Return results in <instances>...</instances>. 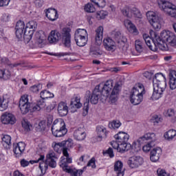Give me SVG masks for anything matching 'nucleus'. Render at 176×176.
Returning <instances> with one entry per match:
<instances>
[{"label": "nucleus", "mask_w": 176, "mask_h": 176, "mask_svg": "<svg viewBox=\"0 0 176 176\" xmlns=\"http://www.w3.org/2000/svg\"><path fill=\"white\" fill-rule=\"evenodd\" d=\"M164 115L166 118H173V116L175 115V112L174 111V109H169L164 111Z\"/></svg>", "instance_id": "57"}, {"label": "nucleus", "mask_w": 176, "mask_h": 176, "mask_svg": "<svg viewBox=\"0 0 176 176\" xmlns=\"http://www.w3.org/2000/svg\"><path fill=\"white\" fill-rule=\"evenodd\" d=\"M42 89V85L38 84L37 85H33L30 87V91H32V93H38L39 91Z\"/></svg>", "instance_id": "59"}, {"label": "nucleus", "mask_w": 176, "mask_h": 176, "mask_svg": "<svg viewBox=\"0 0 176 176\" xmlns=\"http://www.w3.org/2000/svg\"><path fill=\"white\" fill-rule=\"evenodd\" d=\"M167 87H164V84L162 86H153V93L151 96L152 100H159L163 97V93Z\"/></svg>", "instance_id": "11"}, {"label": "nucleus", "mask_w": 176, "mask_h": 176, "mask_svg": "<svg viewBox=\"0 0 176 176\" xmlns=\"http://www.w3.org/2000/svg\"><path fill=\"white\" fill-rule=\"evenodd\" d=\"M102 93L100 89V85H97L94 89L91 96H90V102L91 104H98V100L101 98Z\"/></svg>", "instance_id": "10"}, {"label": "nucleus", "mask_w": 176, "mask_h": 176, "mask_svg": "<svg viewBox=\"0 0 176 176\" xmlns=\"http://www.w3.org/2000/svg\"><path fill=\"white\" fill-rule=\"evenodd\" d=\"M124 25L125 27H126V28L128 29L129 32H131V34H133L134 35H138V30H137L135 25L131 23V21L130 20L124 21Z\"/></svg>", "instance_id": "29"}, {"label": "nucleus", "mask_w": 176, "mask_h": 176, "mask_svg": "<svg viewBox=\"0 0 176 176\" xmlns=\"http://www.w3.org/2000/svg\"><path fill=\"white\" fill-rule=\"evenodd\" d=\"M52 146L54 151L56 152V153H61V152H63V149L64 148V146H63L62 142L58 143L54 142L52 144Z\"/></svg>", "instance_id": "40"}, {"label": "nucleus", "mask_w": 176, "mask_h": 176, "mask_svg": "<svg viewBox=\"0 0 176 176\" xmlns=\"http://www.w3.org/2000/svg\"><path fill=\"white\" fill-rule=\"evenodd\" d=\"M175 136H176V131L174 129H170L164 134V138L166 140H168V141H171L172 140H173L174 137Z\"/></svg>", "instance_id": "43"}, {"label": "nucleus", "mask_w": 176, "mask_h": 176, "mask_svg": "<svg viewBox=\"0 0 176 176\" xmlns=\"http://www.w3.org/2000/svg\"><path fill=\"white\" fill-rule=\"evenodd\" d=\"M40 97L42 100H46V98H53L54 94L50 93V91L47 90H43L41 92Z\"/></svg>", "instance_id": "45"}, {"label": "nucleus", "mask_w": 176, "mask_h": 176, "mask_svg": "<svg viewBox=\"0 0 176 176\" xmlns=\"http://www.w3.org/2000/svg\"><path fill=\"white\" fill-rule=\"evenodd\" d=\"M142 138H145V140H153V141H155L156 140V135L153 133H148L141 138L140 140H142Z\"/></svg>", "instance_id": "55"}, {"label": "nucleus", "mask_w": 176, "mask_h": 176, "mask_svg": "<svg viewBox=\"0 0 176 176\" xmlns=\"http://www.w3.org/2000/svg\"><path fill=\"white\" fill-rule=\"evenodd\" d=\"M118 152L120 153H124V152H127L131 149V144L127 142H121L120 143V148H118Z\"/></svg>", "instance_id": "35"}, {"label": "nucleus", "mask_w": 176, "mask_h": 176, "mask_svg": "<svg viewBox=\"0 0 176 176\" xmlns=\"http://www.w3.org/2000/svg\"><path fill=\"white\" fill-rule=\"evenodd\" d=\"M103 45L106 50H108L109 52H112V50H115V49H116V43L109 37L104 39Z\"/></svg>", "instance_id": "17"}, {"label": "nucleus", "mask_w": 176, "mask_h": 176, "mask_svg": "<svg viewBox=\"0 0 176 176\" xmlns=\"http://www.w3.org/2000/svg\"><path fill=\"white\" fill-rule=\"evenodd\" d=\"M111 146H113V149H116V151H118V152H119L120 143L119 142H118L117 140H116V141L113 140L112 142H111Z\"/></svg>", "instance_id": "61"}, {"label": "nucleus", "mask_w": 176, "mask_h": 176, "mask_svg": "<svg viewBox=\"0 0 176 176\" xmlns=\"http://www.w3.org/2000/svg\"><path fill=\"white\" fill-rule=\"evenodd\" d=\"M61 168H63V171H65V173L71 174V175L72 176H78V174L79 176H80L83 174V170L72 169L69 168V166H68V164L64 165V164H62Z\"/></svg>", "instance_id": "18"}, {"label": "nucleus", "mask_w": 176, "mask_h": 176, "mask_svg": "<svg viewBox=\"0 0 176 176\" xmlns=\"http://www.w3.org/2000/svg\"><path fill=\"white\" fill-rule=\"evenodd\" d=\"M37 26L38 23H36V21H30L26 24V28L25 30H27V28H30V30H32V31H34V30H35Z\"/></svg>", "instance_id": "54"}, {"label": "nucleus", "mask_w": 176, "mask_h": 176, "mask_svg": "<svg viewBox=\"0 0 176 176\" xmlns=\"http://www.w3.org/2000/svg\"><path fill=\"white\" fill-rule=\"evenodd\" d=\"M160 156H162V148L157 147L151 151L150 159L151 162H156L160 159Z\"/></svg>", "instance_id": "20"}, {"label": "nucleus", "mask_w": 176, "mask_h": 176, "mask_svg": "<svg viewBox=\"0 0 176 176\" xmlns=\"http://www.w3.org/2000/svg\"><path fill=\"white\" fill-rule=\"evenodd\" d=\"M114 171L116 173L117 176H124V170L123 169V162L117 161L114 164Z\"/></svg>", "instance_id": "27"}, {"label": "nucleus", "mask_w": 176, "mask_h": 176, "mask_svg": "<svg viewBox=\"0 0 176 176\" xmlns=\"http://www.w3.org/2000/svg\"><path fill=\"white\" fill-rule=\"evenodd\" d=\"M46 129V122L45 121H41L36 126V131H45Z\"/></svg>", "instance_id": "53"}, {"label": "nucleus", "mask_w": 176, "mask_h": 176, "mask_svg": "<svg viewBox=\"0 0 176 176\" xmlns=\"http://www.w3.org/2000/svg\"><path fill=\"white\" fill-rule=\"evenodd\" d=\"M60 38L65 47H71V28H64L60 33Z\"/></svg>", "instance_id": "8"}, {"label": "nucleus", "mask_w": 176, "mask_h": 176, "mask_svg": "<svg viewBox=\"0 0 176 176\" xmlns=\"http://www.w3.org/2000/svg\"><path fill=\"white\" fill-rule=\"evenodd\" d=\"M8 107H9V99L2 97L0 100V111H6V109H8Z\"/></svg>", "instance_id": "36"}, {"label": "nucleus", "mask_w": 176, "mask_h": 176, "mask_svg": "<svg viewBox=\"0 0 176 176\" xmlns=\"http://www.w3.org/2000/svg\"><path fill=\"white\" fill-rule=\"evenodd\" d=\"M11 76L10 72L8 69H1L0 70V79H4L7 80Z\"/></svg>", "instance_id": "44"}, {"label": "nucleus", "mask_w": 176, "mask_h": 176, "mask_svg": "<svg viewBox=\"0 0 176 176\" xmlns=\"http://www.w3.org/2000/svg\"><path fill=\"white\" fill-rule=\"evenodd\" d=\"M147 20L149 21L151 25L156 30V31H159L160 28H162V24H160V18L159 16L155 13V12L149 11L146 13Z\"/></svg>", "instance_id": "6"}, {"label": "nucleus", "mask_w": 176, "mask_h": 176, "mask_svg": "<svg viewBox=\"0 0 176 176\" xmlns=\"http://www.w3.org/2000/svg\"><path fill=\"white\" fill-rule=\"evenodd\" d=\"M34 39L36 43H38V45H42V43H43V42H45V40L46 39L43 31L41 30L36 32L34 36Z\"/></svg>", "instance_id": "32"}, {"label": "nucleus", "mask_w": 176, "mask_h": 176, "mask_svg": "<svg viewBox=\"0 0 176 176\" xmlns=\"http://www.w3.org/2000/svg\"><path fill=\"white\" fill-rule=\"evenodd\" d=\"M131 148L133 149L135 152H139V151H141V139H139L137 141L133 142Z\"/></svg>", "instance_id": "46"}, {"label": "nucleus", "mask_w": 176, "mask_h": 176, "mask_svg": "<svg viewBox=\"0 0 176 176\" xmlns=\"http://www.w3.org/2000/svg\"><path fill=\"white\" fill-rule=\"evenodd\" d=\"M19 107L23 115L30 112L31 110V103L28 102V95H23L21 97Z\"/></svg>", "instance_id": "7"}, {"label": "nucleus", "mask_w": 176, "mask_h": 176, "mask_svg": "<svg viewBox=\"0 0 176 176\" xmlns=\"http://www.w3.org/2000/svg\"><path fill=\"white\" fill-rule=\"evenodd\" d=\"M90 56L92 57H98L102 54V52L100 50L99 48H97L96 47H92L90 48V52H89Z\"/></svg>", "instance_id": "41"}, {"label": "nucleus", "mask_w": 176, "mask_h": 176, "mask_svg": "<svg viewBox=\"0 0 176 176\" xmlns=\"http://www.w3.org/2000/svg\"><path fill=\"white\" fill-rule=\"evenodd\" d=\"M120 126H122V122L119 120H113L109 123V129H113L114 130L119 129Z\"/></svg>", "instance_id": "47"}, {"label": "nucleus", "mask_w": 176, "mask_h": 176, "mask_svg": "<svg viewBox=\"0 0 176 176\" xmlns=\"http://www.w3.org/2000/svg\"><path fill=\"white\" fill-rule=\"evenodd\" d=\"M102 89V91L101 92L104 100H107L109 97V100L112 104H115L118 101V96L119 95L120 89V85L119 83H116L113 87V80H109L104 84Z\"/></svg>", "instance_id": "2"}, {"label": "nucleus", "mask_w": 176, "mask_h": 176, "mask_svg": "<svg viewBox=\"0 0 176 176\" xmlns=\"http://www.w3.org/2000/svg\"><path fill=\"white\" fill-rule=\"evenodd\" d=\"M152 146H155V143H153V142H151L148 143L147 144L144 145L142 147V149H143L144 152H149V151H151V148H152Z\"/></svg>", "instance_id": "58"}, {"label": "nucleus", "mask_w": 176, "mask_h": 176, "mask_svg": "<svg viewBox=\"0 0 176 176\" xmlns=\"http://www.w3.org/2000/svg\"><path fill=\"white\" fill-rule=\"evenodd\" d=\"M95 41L98 45L102 43V35L104 34V28L102 26H99L96 30Z\"/></svg>", "instance_id": "22"}, {"label": "nucleus", "mask_w": 176, "mask_h": 176, "mask_svg": "<svg viewBox=\"0 0 176 176\" xmlns=\"http://www.w3.org/2000/svg\"><path fill=\"white\" fill-rule=\"evenodd\" d=\"M57 156H56V153H54V152H50L46 156L45 167L48 165L52 168H56V166H57L56 160H57Z\"/></svg>", "instance_id": "13"}, {"label": "nucleus", "mask_w": 176, "mask_h": 176, "mask_svg": "<svg viewBox=\"0 0 176 176\" xmlns=\"http://www.w3.org/2000/svg\"><path fill=\"white\" fill-rule=\"evenodd\" d=\"M163 84H164V87H167L166 77L162 73H157L153 79V86H163Z\"/></svg>", "instance_id": "14"}, {"label": "nucleus", "mask_w": 176, "mask_h": 176, "mask_svg": "<svg viewBox=\"0 0 176 176\" xmlns=\"http://www.w3.org/2000/svg\"><path fill=\"white\" fill-rule=\"evenodd\" d=\"M122 13L126 17H131V11L129 7H125L122 10Z\"/></svg>", "instance_id": "60"}, {"label": "nucleus", "mask_w": 176, "mask_h": 176, "mask_svg": "<svg viewBox=\"0 0 176 176\" xmlns=\"http://www.w3.org/2000/svg\"><path fill=\"white\" fill-rule=\"evenodd\" d=\"M85 10L87 13H94V12H96V8L92 3H89L87 5H85Z\"/></svg>", "instance_id": "50"}, {"label": "nucleus", "mask_w": 176, "mask_h": 176, "mask_svg": "<svg viewBox=\"0 0 176 176\" xmlns=\"http://www.w3.org/2000/svg\"><path fill=\"white\" fill-rule=\"evenodd\" d=\"M157 173L158 176H170V174L167 173L166 170L163 169H158Z\"/></svg>", "instance_id": "64"}, {"label": "nucleus", "mask_w": 176, "mask_h": 176, "mask_svg": "<svg viewBox=\"0 0 176 176\" xmlns=\"http://www.w3.org/2000/svg\"><path fill=\"white\" fill-rule=\"evenodd\" d=\"M144 159L140 156H132L128 161V164L131 168H138L140 166H142Z\"/></svg>", "instance_id": "9"}, {"label": "nucleus", "mask_w": 176, "mask_h": 176, "mask_svg": "<svg viewBox=\"0 0 176 176\" xmlns=\"http://www.w3.org/2000/svg\"><path fill=\"white\" fill-rule=\"evenodd\" d=\"M62 145L64 146L63 148H66V149H68V148H72V146H74V142H73L72 139H69L66 141H63Z\"/></svg>", "instance_id": "51"}, {"label": "nucleus", "mask_w": 176, "mask_h": 176, "mask_svg": "<svg viewBox=\"0 0 176 176\" xmlns=\"http://www.w3.org/2000/svg\"><path fill=\"white\" fill-rule=\"evenodd\" d=\"M34 35V30H29L27 32V29H25V31L23 34V39L26 43H28L31 39H32V36Z\"/></svg>", "instance_id": "39"}, {"label": "nucleus", "mask_w": 176, "mask_h": 176, "mask_svg": "<svg viewBox=\"0 0 176 176\" xmlns=\"http://www.w3.org/2000/svg\"><path fill=\"white\" fill-rule=\"evenodd\" d=\"M58 113L60 116H67L68 115V106H67V103L60 102L58 104Z\"/></svg>", "instance_id": "25"}, {"label": "nucleus", "mask_w": 176, "mask_h": 176, "mask_svg": "<svg viewBox=\"0 0 176 176\" xmlns=\"http://www.w3.org/2000/svg\"><path fill=\"white\" fill-rule=\"evenodd\" d=\"M45 16L47 17L50 21H56L57 19H58V14L57 13V10L54 8H50L47 10L45 12Z\"/></svg>", "instance_id": "21"}, {"label": "nucleus", "mask_w": 176, "mask_h": 176, "mask_svg": "<svg viewBox=\"0 0 176 176\" xmlns=\"http://www.w3.org/2000/svg\"><path fill=\"white\" fill-rule=\"evenodd\" d=\"M52 134L54 137H64L68 130L65 126V122L63 119L55 120L52 126Z\"/></svg>", "instance_id": "4"}, {"label": "nucleus", "mask_w": 176, "mask_h": 176, "mask_svg": "<svg viewBox=\"0 0 176 176\" xmlns=\"http://www.w3.org/2000/svg\"><path fill=\"white\" fill-rule=\"evenodd\" d=\"M111 38H113V39H116L118 43H120V42H122V43H124L127 41V39L125 38L124 36H123V34L119 31H113L111 33Z\"/></svg>", "instance_id": "26"}, {"label": "nucleus", "mask_w": 176, "mask_h": 176, "mask_svg": "<svg viewBox=\"0 0 176 176\" xmlns=\"http://www.w3.org/2000/svg\"><path fill=\"white\" fill-rule=\"evenodd\" d=\"M131 14H133L134 17H137L138 19H141L142 17L141 12L138 9L135 8H132L131 10Z\"/></svg>", "instance_id": "56"}, {"label": "nucleus", "mask_w": 176, "mask_h": 176, "mask_svg": "<svg viewBox=\"0 0 176 176\" xmlns=\"http://www.w3.org/2000/svg\"><path fill=\"white\" fill-rule=\"evenodd\" d=\"M63 155L64 157H61L60 162V167H61L62 164L67 166L72 163V157H69V153H68V148H63ZM66 157V158H65Z\"/></svg>", "instance_id": "16"}, {"label": "nucleus", "mask_w": 176, "mask_h": 176, "mask_svg": "<svg viewBox=\"0 0 176 176\" xmlns=\"http://www.w3.org/2000/svg\"><path fill=\"white\" fill-rule=\"evenodd\" d=\"M169 86L171 90L176 89V71L172 70L169 74Z\"/></svg>", "instance_id": "31"}, {"label": "nucleus", "mask_w": 176, "mask_h": 176, "mask_svg": "<svg viewBox=\"0 0 176 176\" xmlns=\"http://www.w3.org/2000/svg\"><path fill=\"white\" fill-rule=\"evenodd\" d=\"M77 46H80V47H82L83 46L86 45V43H87V38L86 37H74Z\"/></svg>", "instance_id": "38"}, {"label": "nucleus", "mask_w": 176, "mask_h": 176, "mask_svg": "<svg viewBox=\"0 0 176 176\" xmlns=\"http://www.w3.org/2000/svg\"><path fill=\"white\" fill-rule=\"evenodd\" d=\"M158 5L160 9L170 17H176V6L170 1L166 0H158Z\"/></svg>", "instance_id": "5"}, {"label": "nucleus", "mask_w": 176, "mask_h": 176, "mask_svg": "<svg viewBox=\"0 0 176 176\" xmlns=\"http://www.w3.org/2000/svg\"><path fill=\"white\" fill-rule=\"evenodd\" d=\"M144 94H145V89L142 84H138L133 87L130 94V101L133 105H139L144 100Z\"/></svg>", "instance_id": "3"}, {"label": "nucleus", "mask_w": 176, "mask_h": 176, "mask_svg": "<svg viewBox=\"0 0 176 176\" xmlns=\"http://www.w3.org/2000/svg\"><path fill=\"white\" fill-rule=\"evenodd\" d=\"M135 50L138 53H141L144 50V43L140 40H136L135 42Z\"/></svg>", "instance_id": "48"}, {"label": "nucleus", "mask_w": 176, "mask_h": 176, "mask_svg": "<svg viewBox=\"0 0 176 176\" xmlns=\"http://www.w3.org/2000/svg\"><path fill=\"white\" fill-rule=\"evenodd\" d=\"M1 144L6 149H10V146H12V137L9 135H4L2 138Z\"/></svg>", "instance_id": "33"}, {"label": "nucleus", "mask_w": 176, "mask_h": 176, "mask_svg": "<svg viewBox=\"0 0 176 176\" xmlns=\"http://www.w3.org/2000/svg\"><path fill=\"white\" fill-rule=\"evenodd\" d=\"M114 138L118 141V142H127L129 141V138H130V135L127 134V133L120 131L118 133L114 135Z\"/></svg>", "instance_id": "23"}, {"label": "nucleus", "mask_w": 176, "mask_h": 176, "mask_svg": "<svg viewBox=\"0 0 176 176\" xmlns=\"http://www.w3.org/2000/svg\"><path fill=\"white\" fill-rule=\"evenodd\" d=\"M143 39L150 50H152L153 52H156V46H157L160 50H168V45H167L166 42H168V43L173 47H176V36L174 33L170 31H162L160 36L155 35V41L153 43L155 45L154 48L152 45H151V39L149 36L144 34Z\"/></svg>", "instance_id": "1"}, {"label": "nucleus", "mask_w": 176, "mask_h": 176, "mask_svg": "<svg viewBox=\"0 0 176 176\" xmlns=\"http://www.w3.org/2000/svg\"><path fill=\"white\" fill-rule=\"evenodd\" d=\"M25 23H24V21H19L16 23V27H15V34L16 36L18 39H21L23 38V34H24V31H25Z\"/></svg>", "instance_id": "15"}, {"label": "nucleus", "mask_w": 176, "mask_h": 176, "mask_svg": "<svg viewBox=\"0 0 176 176\" xmlns=\"http://www.w3.org/2000/svg\"><path fill=\"white\" fill-rule=\"evenodd\" d=\"M1 62L2 64H6V65H8L10 68H16V67H19V65H21V63H10V61L8 58H1Z\"/></svg>", "instance_id": "37"}, {"label": "nucleus", "mask_w": 176, "mask_h": 176, "mask_svg": "<svg viewBox=\"0 0 176 176\" xmlns=\"http://www.w3.org/2000/svg\"><path fill=\"white\" fill-rule=\"evenodd\" d=\"M36 104L38 106V108H40V111L41 109H44V108H46V102H45L43 99L37 101Z\"/></svg>", "instance_id": "62"}, {"label": "nucleus", "mask_w": 176, "mask_h": 176, "mask_svg": "<svg viewBox=\"0 0 176 176\" xmlns=\"http://www.w3.org/2000/svg\"><path fill=\"white\" fill-rule=\"evenodd\" d=\"M96 132L98 134V141H101L102 138H107V135L108 134L107 128L104 126H97Z\"/></svg>", "instance_id": "30"}, {"label": "nucleus", "mask_w": 176, "mask_h": 176, "mask_svg": "<svg viewBox=\"0 0 176 176\" xmlns=\"http://www.w3.org/2000/svg\"><path fill=\"white\" fill-rule=\"evenodd\" d=\"M22 127L24 129L25 131H30L32 129V125L28 120H23L22 121Z\"/></svg>", "instance_id": "49"}, {"label": "nucleus", "mask_w": 176, "mask_h": 176, "mask_svg": "<svg viewBox=\"0 0 176 176\" xmlns=\"http://www.w3.org/2000/svg\"><path fill=\"white\" fill-rule=\"evenodd\" d=\"M1 122L3 124H14L16 123V118L13 114L6 112L1 116Z\"/></svg>", "instance_id": "12"}, {"label": "nucleus", "mask_w": 176, "mask_h": 176, "mask_svg": "<svg viewBox=\"0 0 176 176\" xmlns=\"http://www.w3.org/2000/svg\"><path fill=\"white\" fill-rule=\"evenodd\" d=\"M61 39V34L56 30H52L50 35L48 36V41L50 43H56Z\"/></svg>", "instance_id": "24"}, {"label": "nucleus", "mask_w": 176, "mask_h": 176, "mask_svg": "<svg viewBox=\"0 0 176 176\" xmlns=\"http://www.w3.org/2000/svg\"><path fill=\"white\" fill-rule=\"evenodd\" d=\"M86 131L82 127L78 128L74 133V137L76 141H83L86 138Z\"/></svg>", "instance_id": "19"}, {"label": "nucleus", "mask_w": 176, "mask_h": 176, "mask_svg": "<svg viewBox=\"0 0 176 176\" xmlns=\"http://www.w3.org/2000/svg\"><path fill=\"white\" fill-rule=\"evenodd\" d=\"M107 15H108V12H107V11L100 10V11L97 12L96 19H98V20H102Z\"/></svg>", "instance_id": "52"}, {"label": "nucleus", "mask_w": 176, "mask_h": 176, "mask_svg": "<svg viewBox=\"0 0 176 176\" xmlns=\"http://www.w3.org/2000/svg\"><path fill=\"white\" fill-rule=\"evenodd\" d=\"M83 111H84L82 113V115H83V116H86V115H87V113H89V102L84 103Z\"/></svg>", "instance_id": "63"}, {"label": "nucleus", "mask_w": 176, "mask_h": 176, "mask_svg": "<svg viewBox=\"0 0 176 176\" xmlns=\"http://www.w3.org/2000/svg\"><path fill=\"white\" fill-rule=\"evenodd\" d=\"M70 107L75 109H79L82 107V103H80V97L75 96L71 100Z\"/></svg>", "instance_id": "34"}, {"label": "nucleus", "mask_w": 176, "mask_h": 176, "mask_svg": "<svg viewBox=\"0 0 176 176\" xmlns=\"http://www.w3.org/2000/svg\"><path fill=\"white\" fill-rule=\"evenodd\" d=\"M14 153L20 155L25 151V143L20 142L16 144H14Z\"/></svg>", "instance_id": "28"}, {"label": "nucleus", "mask_w": 176, "mask_h": 176, "mask_svg": "<svg viewBox=\"0 0 176 176\" xmlns=\"http://www.w3.org/2000/svg\"><path fill=\"white\" fill-rule=\"evenodd\" d=\"M86 38L87 36V31L85 29H78L74 34V38Z\"/></svg>", "instance_id": "42"}]
</instances>
